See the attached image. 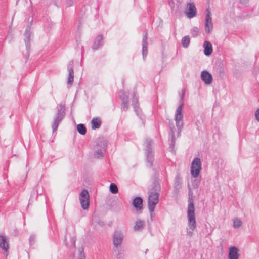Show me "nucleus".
Wrapping results in <instances>:
<instances>
[{
    "instance_id": "obj_32",
    "label": "nucleus",
    "mask_w": 259,
    "mask_h": 259,
    "mask_svg": "<svg viewBox=\"0 0 259 259\" xmlns=\"http://www.w3.org/2000/svg\"><path fill=\"white\" fill-rule=\"evenodd\" d=\"M110 191L112 194H116L118 193V189L117 185L114 183H111L109 187Z\"/></svg>"
},
{
    "instance_id": "obj_14",
    "label": "nucleus",
    "mask_w": 259,
    "mask_h": 259,
    "mask_svg": "<svg viewBox=\"0 0 259 259\" xmlns=\"http://www.w3.org/2000/svg\"><path fill=\"white\" fill-rule=\"evenodd\" d=\"M185 14L188 18H192L196 16L197 9L193 3H188L187 5Z\"/></svg>"
},
{
    "instance_id": "obj_4",
    "label": "nucleus",
    "mask_w": 259,
    "mask_h": 259,
    "mask_svg": "<svg viewBox=\"0 0 259 259\" xmlns=\"http://www.w3.org/2000/svg\"><path fill=\"white\" fill-rule=\"evenodd\" d=\"M57 112L54 121L52 124L53 133L55 132L59 125L60 122L63 120L65 116V107L62 104H60L57 107Z\"/></svg>"
},
{
    "instance_id": "obj_15",
    "label": "nucleus",
    "mask_w": 259,
    "mask_h": 259,
    "mask_svg": "<svg viewBox=\"0 0 259 259\" xmlns=\"http://www.w3.org/2000/svg\"><path fill=\"white\" fill-rule=\"evenodd\" d=\"M73 63V60H72L69 62L67 65V69L68 71L67 84L69 87L72 85L74 81Z\"/></svg>"
},
{
    "instance_id": "obj_29",
    "label": "nucleus",
    "mask_w": 259,
    "mask_h": 259,
    "mask_svg": "<svg viewBox=\"0 0 259 259\" xmlns=\"http://www.w3.org/2000/svg\"><path fill=\"white\" fill-rule=\"evenodd\" d=\"M77 130L78 133L82 135H85L87 132V129L85 125L81 123L77 125Z\"/></svg>"
},
{
    "instance_id": "obj_33",
    "label": "nucleus",
    "mask_w": 259,
    "mask_h": 259,
    "mask_svg": "<svg viewBox=\"0 0 259 259\" xmlns=\"http://www.w3.org/2000/svg\"><path fill=\"white\" fill-rule=\"evenodd\" d=\"M78 259H85V255L84 252V248L81 247L78 249Z\"/></svg>"
},
{
    "instance_id": "obj_3",
    "label": "nucleus",
    "mask_w": 259,
    "mask_h": 259,
    "mask_svg": "<svg viewBox=\"0 0 259 259\" xmlns=\"http://www.w3.org/2000/svg\"><path fill=\"white\" fill-rule=\"evenodd\" d=\"M188 225L190 229L193 231L196 228V222L195 215V206L192 195L189 194L187 208Z\"/></svg>"
},
{
    "instance_id": "obj_17",
    "label": "nucleus",
    "mask_w": 259,
    "mask_h": 259,
    "mask_svg": "<svg viewBox=\"0 0 259 259\" xmlns=\"http://www.w3.org/2000/svg\"><path fill=\"white\" fill-rule=\"evenodd\" d=\"M213 73L217 76L223 78L224 75V68L223 65L222 63L215 64L213 67Z\"/></svg>"
},
{
    "instance_id": "obj_5",
    "label": "nucleus",
    "mask_w": 259,
    "mask_h": 259,
    "mask_svg": "<svg viewBox=\"0 0 259 259\" xmlns=\"http://www.w3.org/2000/svg\"><path fill=\"white\" fill-rule=\"evenodd\" d=\"M146 147L145 148V154L146 161L148 166L152 167L154 161V153L152 151V145L153 141L151 139L147 138L146 139Z\"/></svg>"
},
{
    "instance_id": "obj_42",
    "label": "nucleus",
    "mask_w": 259,
    "mask_h": 259,
    "mask_svg": "<svg viewBox=\"0 0 259 259\" xmlns=\"http://www.w3.org/2000/svg\"><path fill=\"white\" fill-rule=\"evenodd\" d=\"M187 234L189 236H192V234H193V232L192 231H187Z\"/></svg>"
},
{
    "instance_id": "obj_6",
    "label": "nucleus",
    "mask_w": 259,
    "mask_h": 259,
    "mask_svg": "<svg viewBox=\"0 0 259 259\" xmlns=\"http://www.w3.org/2000/svg\"><path fill=\"white\" fill-rule=\"evenodd\" d=\"M96 146L97 149L94 153V157L96 158L103 157L107 147L106 142L103 138H100L98 140Z\"/></svg>"
},
{
    "instance_id": "obj_27",
    "label": "nucleus",
    "mask_w": 259,
    "mask_h": 259,
    "mask_svg": "<svg viewBox=\"0 0 259 259\" xmlns=\"http://www.w3.org/2000/svg\"><path fill=\"white\" fill-rule=\"evenodd\" d=\"M101 121L99 118H93L91 121L92 128L94 130L99 128L101 126Z\"/></svg>"
},
{
    "instance_id": "obj_10",
    "label": "nucleus",
    "mask_w": 259,
    "mask_h": 259,
    "mask_svg": "<svg viewBox=\"0 0 259 259\" xmlns=\"http://www.w3.org/2000/svg\"><path fill=\"white\" fill-rule=\"evenodd\" d=\"M169 130L170 132L169 133L168 139V141L169 142V149H170V151L172 153H174L175 152V145L176 143V138L175 136V127L173 122L169 123Z\"/></svg>"
},
{
    "instance_id": "obj_31",
    "label": "nucleus",
    "mask_w": 259,
    "mask_h": 259,
    "mask_svg": "<svg viewBox=\"0 0 259 259\" xmlns=\"http://www.w3.org/2000/svg\"><path fill=\"white\" fill-rule=\"evenodd\" d=\"M174 188L176 190H179L181 188L182 184L181 182L179 176H177L175 179V183H174Z\"/></svg>"
},
{
    "instance_id": "obj_7",
    "label": "nucleus",
    "mask_w": 259,
    "mask_h": 259,
    "mask_svg": "<svg viewBox=\"0 0 259 259\" xmlns=\"http://www.w3.org/2000/svg\"><path fill=\"white\" fill-rule=\"evenodd\" d=\"M201 169V162L200 159L195 157L192 162L191 166V174L194 178L197 177Z\"/></svg>"
},
{
    "instance_id": "obj_40",
    "label": "nucleus",
    "mask_w": 259,
    "mask_h": 259,
    "mask_svg": "<svg viewBox=\"0 0 259 259\" xmlns=\"http://www.w3.org/2000/svg\"><path fill=\"white\" fill-rule=\"evenodd\" d=\"M255 116L256 119L259 122V108L256 111L255 113Z\"/></svg>"
},
{
    "instance_id": "obj_18",
    "label": "nucleus",
    "mask_w": 259,
    "mask_h": 259,
    "mask_svg": "<svg viewBox=\"0 0 259 259\" xmlns=\"http://www.w3.org/2000/svg\"><path fill=\"white\" fill-rule=\"evenodd\" d=\"M201 78L206 84H209L212 81V77L211 74L206 70L202 71Z\"/></svg>"
},
{
    "instance_id": "obj_20",
    "label": "nucleus",
    "mask_w": 259,
    "mask_h": 259,
    "mask_svg": "<svg viewBox=\"0 0 259 259\" xmlns=\"http://www.w3.org/2000/svg\"><path fill=\"white\" fill-rule=\"evenodd\" d=\"M103 36L100 34L97 36L92 46V48L94 50H97L103 45Z\"/></svg>"
},
{
    "instance_id": "obj_11",
    "label": "nucleus",
    "mask_w": 259,
    "mask_h": 259,
    "mask_svg": "<svg viewBox=\"0 0 259 259\" xmlns=\"http://www.w3.org/2000/svg\"><path fill=\"white\" fill-rule=\"evenodd\" d=\"M123 238V234L120 230H115L112 238L113 247L121 246Z\"/></svg>"
},
{
    "instance_id": "obj_41",
    "label": "nucleus",
    "mask_w": 259,
    "mask_h": 259,
    "mask_svg": "<svg viewBox=\"0 0 259 259\" xmlns=\"http://www.w3.org/2000/svg\"><path fill=\"white\" fill-rule=\"evenodd\" d=\"M249 0H240V3L242 4H246Z\"/></svg>"
},
{
    "instance_id": "obj_28",
    "label": "nucleus",
    "mask_w": 259,
    "mask_h": 259,
    "mask_svg": "<svg viewBox=\"0 0 259 259\" xmlns=\"http://www.w3.org/2000/svg\"><path fill=\"white\" fill-rule=\"evenodd\" d=\"M182 46L184 48H187L190 43V38L189 35H186L183 37L181 40Z\"/></svg>"
},
{
    "instance_id": "obj_38",
    "label": "nucleus",
    "mask_w": 259,
    "mask_h": 259,
    "mask_svg": "<svg viewBox=\"0 0 259 259\" xmlns=\"http://www.w3.org/2000/svg\"><path fill=\"white\" fill-rule=\"evenodd\" d=\"M168 3L172 11L175 9V2L174 0H168Z\"/></svg>"
},
{
    "instance_id": "obj_34",
    "label": "nucleus",
    "mask_w": 259,
    "mask_h": 259,
    "mask_svg": "<svg viewBox=\"0 0 259 259\" xmlns=\"http://www.w3.org/2000/svg\"><path fill=\"white\" fill-rule=\"evenodd\" d=\"M191 34L193 37H196L199 35V29L197 27H194L191 29Z\"/></svg>"
},
{
    "instance_id": "obj_37",
    "label": "nucleus",
    "mask_w": 259,
    "mask_h": 259,
    "mask_svg": "<svg viewBox=\"0 0 259 259\" xmlns=\"http://www.w3.org/2000/svg\"><path fill=\"white\" fill-rule=\"evenodd\" d=\"M242 225V222L238 219L236 218L233 221V226L234 228H238Z\"/></svg>"
},
{
    "instance_id": "obj_16",
    "label": "nucleus",
    "mask_w": 259,
    "mask_h": 259,
    "mask_svg": "<svg viewBox=\"0 0 259 259\" xmlns=\"http://www.w3.org/2000/svg\"><path fill=\"white\" fill-rule=\"evenodd\" d=\"M0 247L5 252L7 253L8 252L9 241L6 236L0 235Z\"/></svg>"
},
{
    "instance_id": "obj_23",
    "label": "nucleus",
    "mask_w": 259,
    "mask_h": 259,
    "mask_svg": "<svg viewBox=\"0 0 259 259\" xmlns=\"http://www.w3.org/2000/svg\"><path fill=\"white\" fill-rule=\"evenodd\" d=\"M204 54L207 56H210L212 52V44L208 41H205L203 44Z\"/></svg>"
},
{
    "instance_id": "obj_30",
    "label": "nucleus",
    "mask_w": 259,
    "mask_h": 259,
    "mask_svg": "<svg viewBox=\"0 0 259 259\" xmlns=\"http://www.w3.org/2000/svg\"><path fill=\"white\" fill-rule=\"evenodd\" d=\"M89 194L88 191L87 190L83 189L82 190L79 196V200L83 199V200H89Z\"/></svg>"
},
{
    "instance_id": "obj_25",
    "label": "nucleus",
    "mask_w": 259,
    "mask_h": 259,
    "mask_svg": "<svg viewBox=\"0 0 259 259\" xmlns=\"http://www.w3.org/2000/svg\"><path fill=\"white\" fill-rule=\"evenodd\" d=\"M114 251L115 253L116 259H124V249L122 246H119L118 247L113 248Z\"/></svg>"
},
{
    "instance_id": "obj_8",
    "label": "nucleus",
    "mask_w": 259,
    "mask_h": 259,
    "mask_svg": "<svg viewBox=\"0 0 259 259\" xmlns=\"http://www.w3.org/2000/svg\"><path fill=\"white\" fill-rule=\"evenodd\" d=\"M128 96L129 94L127 92L123 90L119 92V97L121 102V109L125 111L128 109L130 106Z\"/></svg>"
},
{
    "instance_id": "obj_44",
    "label": "nucleus",
    "mask_w": 259,
    "mask_h": 259,
    "mask_svg": "<svg viewBox=\"0 0 259 259\" xmlns=\"http://www.w3.org/2000/svg\"><path fill=\"white\" fill-rule=\"evenodd\" d=\"M38 193H36V194H37V196H38L39 195H40V189H38Z\"/></svg>"
},
{
    "instance_id": "obj_1",
    "label": "nucleus",
    "mask_w": 259,
    "mask_h": 259,
    "mask_svg": "<svg viewBox=\"0 0 259 259\" xmlns=\"http://www.w3.org/2000/svg\"><path fill=\"white\" fill-rule=\"evenodd\" d=\"M185 89H182L181 92L179 93V105L176 109L175 115V120L178 130L177 137L180 136L181 132H182L184 126V123L183 121V114L182 109L184 106V98L185 96Z\"/></svg>"
},
{
    "instance_id": "obj_24",
    "label": "nucleus",
    "mask_w": 259,
    "mask_h": 259,
    "mask_svg": "<svg viewBox=\"0 0 259 259\" xmlns=\"http://www.w3.org/2000/svg\"><path fill=\"white\" fill-rule=\"evenodd\" d=\"M133 205L137 210H140L143 208V199L140 197H137L134 199Z\"/></svg>"
},
{
    "instance_id": "obj_43",
    "label": "nucleus",
    "mask_w": 259,
    "mask_h": 259,
    "mask_svg": "<svg viewBox=\"0 0 259 259\" xmlns=\"http://www.w3.org/2000/svg\"><path fill=\"white\" fill-rule=\"evenodd\" d=\"M71 240H72V242H73V245H74V247H75V241H76V240H75V239L74 238H72L71 239Z\"/></svg>"
},
{
    "instance_id": "obj_35",
    "label": "nucleus",
    "mask_w": 259,
    "mask_h": 259,
    "mask_svg": "<svg viewBox=\"0 0 259 259\" xmlns=\"http://www.w3.org/2000/svg\"><path fill=\"white\" fill-rule=\"evenodd\" d=\"M79 200L82 209L84 210L88 209L89 206V200L81 199Z\"/></svg>"
},
{
    "instance_id": "obj_2",
    "label": "nucleus",
    "mask_w": 259,
    "mask_h": 259,
    "mask_svg": "<svg viewBox=\"0 0 259 259\" xmlns=\"http://www.w3.org/2000/svg\"><path fill=\"white\" fill-rule=\"evenodd\" d=\"M161 190L160 184L157 182H154L153 187L148 196V209L150 212V216L152 220L153 212L155 209V205L158 202L159 192Z\"/></svg>"
},
{
    "instance_id": "obj_19",
    "label": "nucleus",
    "mask_w": 259,
    "mask_h": 259,
    "mask_svg": "<svg viewBox=\"0 0 259 259\" xmlns=\"http://www.w3.org/2000/svg\"><path fill=\"white\" fill-rule=\"evenodd\" d=\"M148 36L147 32H146L142 39V55L144 59L146 57L148 54Z\"/></svg>"
},
{
    "instance_id": "obj_12",
    "label": "nucleus",
    "mask_w": 259,
    "mask_h": 259,
    "mask_svg": "<svg viewBox=\"0 0 259 259\" xmlns=\"http://www.w3.org/2000/svg\"><path fill=\"white\" fill-rule=\"evenodd\" d=\"M33 19L32 18L30 21V25L27 27L24 33V41L25 43L26 50L28 54V56H29V51L30 49V37L32 34V32L30 31V26L31 25Z\"/></svg>"
},
{
    "instance_id": "obj_36",
    "label": "nucleus",
    "mask_w": 259,
    "mask_h": 259,
    "mask_svg": "<svg viewBox=\"0 0 259 259\" xmlns=\"http://www.w3.org/2000/svg\"><path fill=\"white\" fill-rule=\"evenodd\" d=\"M36 238V235H34V234H32L30 236L29 241V245L30 246H32L35 243Z\"/></svg>"
},
{
    "instance_id": "obj_26",
    "label": "nucleus",
    "mask_w": 259,
    "mask_h": 259,
    "mask_svg": "<svg viewBox=\"0 0 259 259\" xmlns=\"http://www.w3.org/2000/svg\"><path fill=\"white\" fill-rule=\"evenodd\" d=\"M145 226V222L141 220H138L135 222L134 226V230L135 231H141L143 230Z\"/></svg>"
},
{
    "instance_id": "obj_45",
    "label": "nucleus",
    "mask_w": 259,
    "mask_h": 259,
    "mask_svg": "<svg viewBox=\"0 0 259 259\" xmlns=\"http://www.w3.org/2000/svg\"><path fill=\"white\" fill-rule=\"evenodd\" d=\"M148 249H146L145 253H146L147 252Z\"/></svg>"
},
{
    "instance_id": "obj_21",
    "label": "nucleus",
    "mask_w": 259,
    "mask_h": 259,
    "mask_svg": "<svg viewBox=\"0 0 259 259\" xmlns=\"http://www.w3.org/2000/svg\"><path fill=\"white\" fill-rule=\"evenodd\" d=\"M239 254L238 253V249L235 246H231L229 248L228 258L229 259H238Z\"/></svg>"
},
{
    "instance_id": "obj_22",
    "label": "nucleus",
    "mask_w": 259,
    "mask_h": 259,
    "mask_svg": "<svg viewBox=\"0 0 259 259\" xmlns=\"http://www.w3.org/2000/svg\"><path fill=\"white\" fill-rule=\"evenodd\" d=\"M38 189H40V194H42L43 193L42 187L41 186L37 185L31 192L29 201H33L34 200H36L37 199L38 196L36 193H38Z\"/></svg>"
},
{
    "instance_id": "obj_9",
    "label": "nucleus",
    "mask_w": 259,
    "mask_h": 259,
    "mask_svg": "<svg viewBox=\"0 0 259 259\" xmlns=\"http://www.w3.org/2000/svg\"><path fill=\"white\" fill-rule=\"evenodd\" d=\"M204 29L207 34L210 33L213 29V23L211 16V12L208 8L205 10Z\"/></svg>"
},
{
    "instance_id": "obj_13",
    "label": "nucleus",
    "mask_w": 259,
    "mask_h": 259,
    "mask_svg": "<svg viewBox=\"0 0 259 259\" xmlns=\"http://www.w3.org/2000/svg\"><path fill=\"white\" fill-rule=\"evenodd\" d=\"M132 106L134 108L135 112L136 114L139 117L141 120H143V116L141 113V111L139 108V103H138V98L136 95V93L135 92H133V98H132Z\"/></svg>"
},
{
    "instance_id": "obj_39",
    "label": "nucleus",
    "mask_w": 259,
    "mask_h": 259,
    "mask_svg": "<svg viewBox=\"0 0 259 259\" xmlns=\"http://www.w3.org/2000/svg\"><path fill=\"white\" fill-rule=\"evenodd\" d=\"M74 0H66L65 4L67 7H71L73 5Z\"/></svg>"
}]
</instances>
